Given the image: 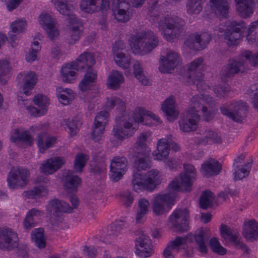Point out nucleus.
I'll return each mask as SVG.
<instances>
[{
	"instance_id": "obj_1",
	"label": "nucleus",
	"mask_w": 258,
	"mask_h": 258,
	"mask_svg": "<svg viewBox=\"0 0 258 258\" xmlns=\"http://www.w3.org/2000/svg\"><path fill=\"white\" fill-rule=\"evenodd\" d=\"M147 139V134H141L136 146L129 151L130 154L135 158L137 171L134 172L132 184L133 189L137 192L142 190L152 191L160 183L159 172L157 170H151L145 175L139 172L151 167V150L146 143Z\"/></svg>"
},
{
	"instance_id": "obj_2",
	"label": "nucleus",
	"mask_w": 258,
	"mask_h": 258,
	"mask_svg": "<svg viewBox=\"0 0 258 258\" xmlns=\"http://www.w3.org/2000/svg\"><path fill=\"white\" fill-rule=\"evenodd\" d=\"M106 106L109 109L116 107L117 109L122 111L118 114L115 119V124L112 130L113 136L120 140L132 136L134 133V128L132 127V124L128 121L130 117L128 111L125 110L124 102L118 98L113 97L108 100Z\"/></svg>"
},
{
	"instance_id": "obj_3",
	"label": "nucleus",
	"mask_w": 258,
	"mask_h": 258,
	"mask_svg": "<svg viewBox=\"0 0 258 258\" xmlns=\"http://www.w3.org/2000/svg\"><path fill=\"white\" fill-rule=\"evenodd\" d=\"M159 26L168 41H173L175 38L183 39L186 35L184 21L177 16L166 17L159 22Z\"/></svg>"
},
{
	"instance_id": "obj_4",
	"label": "nucleus",
	"mask_w": 258,
	"mask_h": 258,
	"mask_svg": "<svg viewBox=\"0 0 258 258\" xmlns=\"http://www.w3.org/2000/svg\"><path fill=\"white\" fill-rule=\"evenodd\" d=\"M178 186L175 181H171L167 187V193L158 195L152 202L153 211L157 216L164 214L171 209L177 197Z\"/></svg>"
},
{
	"instance_id": "obj_5",
	"label": "nucleus",
	"mask_w": 258,
	"mask_h": 258,
	"mask_svg": "<svg viewBox=\"0 0 258 258\" xmlns=\"http://www.w3.org/2000/svg\"><path fill=\"white\" fill-rule=\"evenodd\" d=\"M246 29L244 21H232L224 31V40L227 45L229 46L238 45Z\"/></svg>"
},
{
	"instance_id": "obj_6",
	"label": "nucleus",
	"mask_w": 258,
	"mask_h": 258,
	"mask_svg": "<svg viewBox=\"0 0 258 258\" xmlns=\"http://www.w3.org/2000/svg\"><path fill=\"white\" fill-rule=\"evenodd\" d=\"M221 113L237 122H241L247 114L248 106L241 100L235 101L230 104L220 107Z\"/></svg>"
},
{
	"instance_id": "obj_7",
	"label": "nucleus",
	"mask_w": 258,
	"mask_h": 258,
	"mask_svg": "<svg viewBox=\"0 0 258 258\" xmlns=\"http://www.w3.org/2000/svg\"><path fill=\"white\" fill-rule=\"evenodd\" d=\"M246 69V61L241 55L238 58L230 59L227 64L221 70V79L222 81L226 82L235 74L244 73Z\"/></svg>"
},
{
	"instance_id": "obj_8",
	"label": "nucleus",
	"mask_w": 258,
	"mask_h": 258,
	"mask_svg": "<svg viewBox=\"0 0 258 258\" xmlns=\"http://www.w3.org/2000/svg\"><path fill=\"white\" fill-rule=\"evenodd\" d=\"M29 174L28 170L22 168L11 170L7 178L9 187L12 189H16L25 186L28 182Z\"/></svg>"
},
{
	"instance_id": "obj_9",
	"label": "nucleus",
	"mask_w": 258,
	"mask_h": 258,
	"mask_svg": "<svg viewBox=\"0 0 258 258\" xmlns=\"http://www.w3.org/2000/svg\"><path fill=\"white\" fill-rule=\"evenodd\" d=\"M184 168L185 172L180 174L179 177H175L171 181H175L179 187V191H190L191 190L192 181L195 177L196 170L190 164H184Z\"/></svg>"
},
{
	"instance_id": "obj_10",
	"label": "nucleus",
	"mask_w": 258,
	"mask_h": 258,
	"mask_svg": "<svg viewBox=\"0 0 258 258\" xmlns=\"http://www.w3.org/2000/svg\"><path fill=\"white\" fill-rule=\"evenodd\" d=\"M212 39L210 33L202 32L201 34H192L184 40V44L190 49L200 51L205 49Z\"/></svg>"
},
{
	"instance_id": "obj_11",
	"label": "nucleus",
	"mask_w": 258,
	"mask_h": 258,
	"mask_svg": "<svg viewBox=\"0 0 258 258\" xmlns=\"http://www.w3.org/2000/svg\"><path fill=\"white\" fill-rule=\"evenodd\" d=\"M189 217V212L186 208L178 209L170 216L169 220L177 231L183 233L188 229Z\"/></svg>"
},
{
	"instance_id": "obj_12",
	"label": "nucleus",
	"mask_w": 258,
	"mask_h": 258,
	"mask_svg": "<svg viewBox=\"0 0 258 258\" xmlns=\"http://www.w3.org/2000/svg\"><path fill=\"white\" fill-rule=\"evenodd\" d=\"M19 238L16 232L11 228L0 229V249L11 250L17 247Z\"/></svg>"
},
{
	"instance_id": "obj_13",
	"label": "nucleus",
	"mask_w": 258,
	"mask_h": 258,
	"mask_svg": "<svg viewBox=\"0 0 258 258\" xmlns=\"http://www.w3.org/2000/svg\"><path fill=\"white\" fill-rule=\"evenodd\" d=\"M136 248L137 254L143 257L150 256L154 252L151 239L144 233L136 238Z\"/></svg>"
},
{
	"instance_id": "obj_14",
	"label": "nucleus",
	"mask_w": 258,
	"mask_h": 258,
	"mask_svg": "<svg viewBox=\"0 0 258 258\" xmlns=\"http://www.w3.org/2000/svg\"><path fill=\"white\" fill-rule=\"evenodd\" d=\"M180 58L178 54L174 51H169L166 55L161 56L160 59L159 70L161 73H170L179 64Z\"/></svg>"
},
{
	"instance_id": "obj_15",
	"label": "nucleus",
	"mask_w": 258,
	"mask_h": 258,
	"mask_svg": "<svg viewBox=\"0 0 258 258\" xmlns=\"http://www.w3.org/2000/svg\"><path fill=\"white\" fill-rule=\"evenodd\" d=\"M73 62L74 65L77 67V71H95L92 68L93 66L95 64V60L92 53L84 52Z\"/></svg>"
},
{
	"instance_id": "obj_16",
	"label": "nucleus",
	"mask_w": 258,
	"mask_h": 258,
	"mask_svg": "<svg viewBox=\"0 0 258 258\" xmlns=\"http://www.w3.org/2000/svg\"><path fill=\"white\" fill-rule=\"evenodd\" d=\"M71 1L72 0H55L54 5L57 11L61 14L68 17L69 23H79V19H77L75 15L73 14V11L75 9L74 7L72 4H68L71 2Z\"/></svg>"
},
{
	"instance_id": "obj_17",
	"label": "nucleus",
	"mask_w": 258,
	"mask_h": 258,
	"mask_svg": "<svg viewBox=\"0 0 258 258\" xmlns=\"http://www.w3.org/2000/svg\"><path fill=\"white\" fill-rule=\"evenodd\" d=\"M65 163L64 158L60 157H54L47 159L41 164L40 170L45 175L53 173L59 169Z\"/></svg>"
},
{
	"instance_id": "obj_18",
	"label": "nucleus",
	"mask_w": 258,
	"mask_h": 258,
	"mask_svg": "<svg viewBox=\"0 0 258 258\" xmlns=\"http://www.w3.org/2000/svg\"><path fill=\"white\" fill-rule=\"evenodd\" d=\"M220 233L222 238L225 240L229 238V240L233 242L237 247L247 249V246L238 239L239 233L237 230L232 229L226 225L222 224L220 227Z\"/></svg>"
},
{
	"instance_id": "obj_19",
	"label": "nucleus",
	"mask_w": 258,
	"mask_h": 258,
	"mask_svg": "<svg viewBox=\"0 0 258 258\" xmlns=\"http://www.w3.org/2000/svg\"><path fill=\"white\" fill-rule=\"evenodd\" d=\"M243 236L246 240L253 242L258 239V222L255 220H246L243 222Z\"/></svg>"
},
{
	"instance_id": "obj_20",
	"label": "nucleus",
	"mask_w": 258,
	"mask_h": 258,
	"mask_svg": "<svg viewBox=\"0 0 258 258\" xmlns=\"http://www.w3.org/2000/svg\"><path fill=\"white\" fill-rule=\"evenodd\" d=\"M201 101L202 99L201 97L198 96L193 97L191 99V107L186 113L199 114L198 113L201 111L205 116L206 120L209 121L214 117L215 112L209 111L207 107L202 104Z\"/></svg>"
},
{
	"instance_id": "obj_21",
	"label": "nucleus",
	"mask_w": 258,
	"mask_h": 258,
	"mask_svg": "<svg viewBox=\"0 0 258 258\" xmlns=\"http://www.w3.org/2000/svg\"><path fill=\"white\" fill-rule=\"evenodd\" d=\"M39 18L41 25L46 31L48 37L53 40L59 34L58 30L55 27V23L54 20L47 14H41Z\"/></svg>"
},
{
	"instance_id": "obj_22",
	"label": "nucleus",
	"mask_w": 258,
	"mask_h": 258,
	"mask_svg": "<svg viewBox=\"0 0 258 258\" xmlns=\"http://www.w3.org/2000/svg\"><path fill=\"white\" fill-rule=\"evenodd\" d=\"M200 119L199 114L186 113V115L179 121L180 129L184 132L195 131L197 128V122Z\"/></svg>"
},
{
	"instance_id": "obj_23",
	"label": "nucleus",
	"mask_w": 258,
	"mask_h": 258,
	"mask_svg": "<svg viewBox=\"0 0 258 258\" xmlns=\"http://www.w3.org/2000/svg\"><path fill=\"white\" fill-rule=\"evenodd\" d=\"M222 169V165L213 159L206 161L201 166L202 175L206 178L218 175Z\"/></svg>"
},
{
	"instance_id": "obj_24",
	"label": "nucleus",
	"mask_w": 258,
	"mask_h": 258,
	"mask_svg": "<svg viewBox=\"0 0 258 258\" xmlns=\"http://www.w3.org/2000/svg\"><path fill=\"white\" fill-rule=\"evenodd\" d=\"M81 183V179L74 175L73 172L69 170L64 179V188L68 193L76 192L78 186Z\"/></svg>"
},
{
	"instance_id": "obj_25",
	"label": "nucleus",
	"mask_w": 258,
	"mask_h": 258,
	"mask_svg": "<svg viewBox=\"0 0 258 258\" xmlns=\"http://www.w3.org/2000/svg\"><path fill=\"white\" fill-rule=\"evenodd\" d=\"M236 10L241 17H249L253 13L254 0H235Z\"/></svg>"
},
{
	"instance_id": "obj_26",
	"label": "nucleus",
	"mask_w": 258,
	"mask_h": 258,
	"mask_svg": "<svg viewBox=\"0 0 258 258\" xmlns=\"http://www.w3.org/2000/svg\"><path fill=\"white\" fill-rule=\"evenodd\" d=\"M211 10L220 18H226L228 14V3L226 0H210Z\"/></svg>"
},
{
	"instance_id": "obj_27",
	"label": "nucleus",
	"mask_w": 258,
	"mask_h": 258,
	"mask_svg": "<svg viewBox=\"0 0 258 258\" xmlns=\"http://www.w3.org/2000/svg\"><path fill=\"white\" fill-rule=\"evenodd\" d=\"M159 44L156 35L151 30L146 31V42L142 48V54H147L155 49Z\"/></svg>"
},
{
	"instance_id": "obj_28",
	"label": "nucleus",
	"mask_w": 258,
	"mask_h": 258,
	"mask_svg": "<svg viewBox=\"0 0 258 258\" xmlns=\"http://www.w3.org/2000/svg\"><path fill=\"white\" fill-rule=\"evenodd\" d=\"M162 110L169 121L175 120L179 114L178 112L175 110V103L172 99H167L164 101Z\"/></svg>"
},
{
	"instance_id": "obj_29",
	"label": "nucleus",
	"mask_w": 258,
	"mask_h": 258,
	"mask_svg": "<svg viewBox=\"0 0 258 258\" xmlns=\"http://www.w3.org/2000/svg\"><path fill=\"white\" fill-rule=\"evenodd\" d=\"M97 76L96 71L86 72L83 79L79 84V88L82 91H86L95 85Z\"/></svg>"
},
{
	"instance_id": "obj_30",
	"label": "nucleus",
	"mask_w": 258,
	"mask_h": 258,
	"mask_svg": "<svg viewBox=\"0 0 258 258\" xmlns=\"http://www.w3.org/2000/svg\"><path fill=\"white\" fill-rule=\"evenodd\" d=\"M73 62L70 63L66 64L63 66L61 70V75L62 80L64 83H72L76 78V73L75 70H77Z\"/></svg>"
},
{
	"instance_id": "obj_31",
	"label": "nucleus",
	"mask_w": 258,
	"mask_h": 258,
	"mask_svg": "<svg viewBox=\"0 0 258 258\" xmlns=\"http://www.w3.org/2000/svg\"><path fill=\"white\" fill-rule=\"evenodd\" d=\"M123 82L124 77L122 74L117 71H113L108 78L107 84L110 89L116 90Z\"/></svg>"
},
{
	"instance_id": "obj_32",
	"label": "nucleus",
	"mask_w": 258,
	"mask_h": 258,
	"mask_svg": "<svg viewBox=\"0 0 258 258\" xmlns=\"http://www.w3.org/2000/svg\"><path fill=\"white\" fill-rule=\"evenodd\" d=\"M37 145L40 152L44 153L45 150L55 143L56 139L53 137H47L45 133L40 134L37 136Z\"/></svg>"
},
{
	"instance_id": "obj_33",
	"label": "nucleus",
	"mask_w": 258,
	"mask_h": 258,
	"mask_svg": "<svg viewBox=\"0 0 258 258\" xmlns=\"http://www.w3.org/2000/svg\"><path fill=\"white\" fill-rule=\"evenodd\" d=\"M146 42V31L137 33L131 38V47L137 52L142 53V48L144 43Z\"/></svg>"
},
{
	"instance_id": "obj_34",
	"label": "nucleus",
	"mask_w": 258,
	"mask_h": 258,
	"mask_svg": "<svg viewBox=\"0 0 258 258\" xmlns=\"http://www.w3.org/2000/svg\"><path fill=\"white\" fill-rule=\"evenodd\" d=\"M169 148L168 143L165 139H161L158 141L157 152L153 154L154 159L162 160L169 155Z\"/></svg>"
},
{
	"instance_id": "obj_35",
	"label": "nucleus",
	"mask_w": 258,
	"mask_h": 258,
	"mask_svg": "<svg viewBox=\"0 0 258 258\" xmlns=\"http://www.w3.org/2000/svg\"><path fill=\"white\" fill-rule=\"evenodd\" d=\"M37 79V75L33 72H30L24 76L23 90L25 95H29L30 94L29 90H32L36 85Z\"/></svg>"
},
{
	"instance_id": "obj_36",
	"label": "nucleus",
	"mask_w": 258,
	"mask_h": 258,
	"mask_svg": "<svg viewBox=\"0 0 258 258\" xmlns=\"http://www.w3.org/2000/svg\"><path fill=\"white\" fill-rule=\"evenodd\" d=\"M43 232L44 230L42 228L35 229L31 232L32 241L39 248H44L46 246Z\"/></svg>"
},
{
	"instance_id": "obj_37",
	"label": "nucleus",
	"mask_w": 258,
	"mask_h": 258,
	"mask_svg": "<svg viewBox=\"0 0 258 258\" xmlns=\"http://www.w3.org/2000/svg\"><path fill=\"white\" fill-rule=\"evenodd\" d=\"M16 136L11 138V141L16 143L17 141L23 142L29 146H31L33 144V138L29 134L28 131L20 132L18 129L15 130Z\"/></svg>"
},
{
	"instance_id": "obj_38",
	"label": "nucleus",
	"mask_w": 258,
	"mask_h": 258,
	"mask_svg": "<svg viewBox=\"0 0 258 258\" xmlns=\"http://www.w3.org/2000/svg\"><path fill=\"white\" fill-rule=\"evenodd\" d=\"M214 200V194L212 191L206 190L203 192L200 198V207L205 210L212 208L213 206Z\"/></svg>"
},
{
	"instance_id": "obj_39",
	"label": "nucleus",
	"mask_w": 258,
	"mask_h": 258,
	"mask_svg": "<svg viewBox=\"0 0 258 258\" xmlns=\"http://www.w3.org/2000/svg\"><path fill=\"white\" fill-rule=\"evenodd\" d=\"M251 162L244 163L242 167L234 168L233 180L236 181L248 176L250 173V169L251 167Z\"/></svg>"
},
{
	"instance_id": "obj_40",
	"label": "nucleus",
	"mask_w": 258,
	"mask_h": 258,
	"mask_svg": "<svg viewBox=\"0 0 258 258\" xmlns=\"http://www.w3.org/2000/svg\"><path fill=\"white\" fill-rule=\"evenodd\" d=\"M186 82L189 84H195L197 90L202 92L206 89L204 82L202 80V73L199 72L195 76L194 74L186 77Z\"/></svg>"
},
{
	"instance_id": "obj_41",
	"label": "nucleus",
	"mask_w": 258,
	"mask_h": 258,
	"mask_svg": "<svg viewBox=\"0 0 258 258\" xmlns=\"http://www.w3.org/2000/svg\"><path fill=\"white\" fill-rule=\"evenodd\" d=\"M206 0H188L187 12L189 14H198L203 10V4Z\"/></svg>"
},
{
	"instance_id": "obj_42",
	"label": "nucleus",
	"mask_w": 258,
	"mask_h": 258,
	"mask_svg": "<svg viewBox=\"0 0 258 258\" xmlns=\"http://www.w3.org/2000/svg\"><path fill=\"white\" fill-rule=\"evenodd\" d=\"M209 237L204 231H200L198 233L195 235V240L198 245L199 250L205 253L207 251L206 242L209 240Z\"/></svg>"
},
{
	"instance_id": "obj_43",
	"label": "nucleus",
	"mask_w": 258,
	"mask_h": 258,
	"mask_svg": "<svg viewBox=\"0 0 258 258\" xmlns=\"http://www.w3.org/2000/svg\"><path fill=\"white\" fill-rule=\"evenodd\" d=\"M128 112L130 117L129 122L131 120V116H132L135 122L143 123L146 125L147 124V123L144 122V121L148 120L147 114L148 113V111H147L143 108L139 107L136 109L135 112L132 113L129 111Z\"/></svg>"
},
{
	"instance_id": "obj_44",
	"label": "nucleus",
	"mask_w": 258,
	"mask_h": 258,
	"mask_svg": "<svg viewBox=\"0 0 258 258\" xmlns=\"http://www.w3.org/2000/svg\"><path fill=\"white\" fill-rule=\"evenodd\" d=\"M222 142L221 137L217 133L212 131L208 130L205 132V136L203 138L200 139L199 143L200 144H211L221 143Z\"/></svg>"
},
{
	"instance_id": "obj_45",
	"label": "nucleus",
	"mask_w": 258,
	"mask_h": 258,
	"mask_svg": "<svg viewBox=\"0 0 258 258\" xmlns=\"http://www.w3.org/2000/svg\"><path fill=\"white\" fill-rule=\"evenodd\" d=\"M127 166V159L124 157H114L111 161L110 168L113 170L126 171Z\"/></svg>"
},
{
	"instance_id": "obj_46",
	"label": "nucleus",
	"mask_w": 258,
	"mask_h": 258,
	"mask_svg": "<svg viewBox=\"0 0 258 258\" xmlns=\"http://www.w3.org/2000/svg\"><path fill=\"white\" fill-rule=\"evenodd\" d=\"M62 124L64 126V128L66 130L67 128H68L70 136L73 137L77 135L79 130V126L81 123L77 118H73L72 120L64 119Z\"/></svg>"
},
{
	"instance_id": "obj_47",
	"label": "nucleus",
	"mask_w": 258,
	"mask_h": 258,
	"mask_svg": "<svg viewBox=\"0 0 258 258\" xmlns=\"http://www.w3.org/2000/svg\"><path fill=\"white\" fill-rule=\"evenodd\" d=\"M139 209L136 217V221L139 223L140 220L148 213L149 206V201L144 199H141L138 202Z\"/></svg>"
},
{
	"instance_id": "obj_48",
	"label": "nucleus",
	"mask_w": 258,
	"mask_h": 258,
	"mask_svg": "<svg viewBox=\"0 0 258 258\" xmlns=\"http://www.w3.org/2000/svg\"><path fill=\"white\" fill-rule=\"evenodd\" d=\"M240 55L245 61L248 60L251 66L258 68V51L253 53L250 50H244Z\"/></svg>"
},
{
	"instance_id": "obj_49",
	"label": "nucleus",
	"mask_w": 258,
	"mask_h": 258,
	"mask_svg": "<svg viewBox=\"0 0 258 258\" xmlns=\"http://www.w3.org/2000/svg\"><path fill=\"white\" fill-rule=\"evenodd\" d=\"M134 73L136 78L143 85L148 84V80L145 75L141 64L138 61H136L134 64Z\"/></svg>"
},
{
	"instance_id": "obj_50",
	"label": "nucleus",
	"mask_w": 258,
	"mask_h": 258,
	"mask_svg": "<svg viewBox=\"0 0 258 258\" xmlns=\"http://www.w3.org/2000/svg\"><path fill=\"white\" fill-rule=\"evenodd\" d=\"M52 206L55 212L66 213L69 212L71 209L69 204L57 199L52 201Z\"/></svg>"
},
{
	"instance_id": "obj_51",
	"label": "nucleus",
	"mask_w": 258,
	"mask_h": 258,
	"mask_svg": "<svg viewBox=\"0 0 258 258\" xmlns=\"http://www.w3.org/2000/svg\"><path fill=\"white\" fill-rule=\"evenodd\" d=\"M203 59L201 57L196 58L191 61L188 66V73L187 76L192 74L196 76L199 72L198 70H200L201 68L203 67Z\"/></svg>"
},
{
	"instance_id": "obj_52",
	"label": "nucleus",
	"mask_w": 258,
	"mask_h": 258,
	"mask_svg": "<svg viewBox=\"0 0 258 258\" xmlns=\"http://www.w3.org/2000/svg\"><path fill=\"white\" fill-rule=\"evenodd\" d=\"M209 245L211 249L214 253H216L219 255H224L226 253V249L221 245L218 239L216 237H213L211 239Z\"/></svg>"
},
{
	"instance_id": "obj_53",
	"label": "nucleus",
	"mask_w": 258,
	"mask_h": 258,
	"mask_svg": "<svg viewBox=\"0 0 258 258\" xmlns=\"http://www.w3.org/2000/svg\"><path fill=\"white\" fill-rule=\"evenodd\" d=\"M86 160L83 153L78 154L75 157L74 168L77 173L82 172L85 167Z\"/></svg>"
},
{
	"instance_id": "obj_54",
	"label": "nucleus",
	"mask_w": 258,
	"mask_h": 258,
	"mask_svg": "<svg viewBox=\"0 0 258 258\" xmlns=\"http://www.w3.org/2000/svg\"><path fill=\"white\" fill-rule=\"evenodd\" d=\"M190 236L191 234L188 233L184 237L177 236L174 240L169 241L167 246L173 250L178 249L181 245L185 243Z\"/></svg>"
},
{
	"instance_id": "obj_55",
	"label": "nucleus",
	"mask_w": 258,
	"mask_h": 258,
	"mask_svg": "<svg viewBox=\"0 0 258 258\" xmlns=\"http://www.w3.org/2000/svg\"><path fill=\"white\" fill-rule=\"evenodd\" d=\"M105 126L101 124H96L94 122V126L92 132V136L93 140L95 142H99L102 137L104 133Z\"/></svg>"
},
{
	"instance_id": "obj_56",
	"label": "nucleus",
	"mask_w": 258,
	"mask_h": 258,
	"mask_svg": "<svg viewBox=\"0 0 258 258\" xmlns=\"http://www.w3.org/2000/svg\"><path fill=\"white\" fill-rule=\"evenodd\" d=\"M44 189L43 186H36L31 190L24 191V195L25 197L29 199H38L42 196V194Z\"/></svg>"
},
{
	"instance_id": "obj_57",
	"label": "nucleus",
	"mask_w": 258,
	"mask_h": 258,
	"mask_svg": "<svg viewBox=\"0 0 258 258\" xmlns=\"http://www.w3.org/2000/svg\"><path fill=\"white\" fill-rule=\"evenodd\" d=\"M117 59H115L116 63L120 67L127 69L130 66L131 58L128 54L124 52L121 54L120 56H115Z\"/></svg>"
},
{
	"instance_id": "obj_58",
	"label": "nucleus",
	"mask_w": 258,
	"mask_h": 258,
	"mask_svg": "<svg viewBox=\"0 0 258 258\" xmlns=\"http://www.w3.org/2000/svg\"><path fill=\"white\" fill-rule=\"evenodd\" d=\"M34 104L41 108H46L49 104V100L46 96L37 94L34 97Z\"/></svg>"
},
{
	"instance_id": "obj_59",
	"label": "nucleus",
	"mask_w": 258,
	"mask_h": 258,
	"mask_svg": "<svg viewBox=\"0 0 258 258\" xmlns=\"http://www.w3.org/2000/svg\"><path fill=\"white\" fill-rule=\"evenodd\" d=\"M128 1L129 0H113V10L122 11L123 12L128 11L130 7Z\"/></svg>"
},
{
	"instance_id": "obj_60",
	"label": "nucleus",
	"mask_w": 258,
	"mask_h": 258,
	"mask_svg": "<svg viewBox=\"0 0 258 258\" xmlns=\"http://www.w3.org/2000/svg\"><path fill=\"white\" fill-rule=\"evenodd\" d=\"M27 25L25 20L21 19L13 22L11 25L12 32L14 33H19L23 31Z\"/></svg>"
},
{
	"instance_id": "obj_61",
	"label": "nucleus",
	"mask_w": 258,
	"mask_h": 258,
	"mask_svg": "<svg viewBox=\"0 0 258 258\" xmlns=\"http://www.w3.org/2000/svg\"><path fill=\"white\" fill-rule=\"evenodd\" d=\"M122 205L125 207H129L132 204L134 201V197L131 191L125 190L120 195Z\"/></svg>"
},
{
	"instance_id": "obj_62",
	"label": "nucleus",
	"mask_w": 258,
	"mask_h": 258,
	"mask_svg": "<svg viewBox=\"0 0 258 258\" xmlns=\"http://www.w3.org/2000/svg\"><path fill=\"white\" fill-rule=\"evenodd\" d=\"M109 116V112L107 111H101L96 115L94 122L96 124H101L105 126L108 121V117Z\"/></svg>"
},
{
	"instance_id": "obj_63",
	"label": "nucleus",
	"mask_w": 258,
	"mask_h": 258,
	"mask_svg": "<svg viewBox=\"0 0 258 258\" xmlns=\"http://www.w3.org/2000/svg\"><path fill=\"white\" fill-rule=\"evenodd\" d=\"M60 90H61V87H58L56 89L57 96L59 101L64 105L70 104L75 99V96L71 95L68 97L66 94L60 93Z\"/></svg>"
},
{
	"instance_id": "obj_64",
	"label": "nucleus",
	"mask_w": 258,
	"mask_h": 258,
	"mask_svg": "<svg viewBox=\"0 0 258 258\" xmlns=\"http://www.w3.org/2000/svg\"><path fill=\"white\" fill-rule=\"evenodd\" d=\"M125 51L124 43L121 40L116 41L112 46V52L115 56H120Z\"/></svg>"
}]
</instances>
